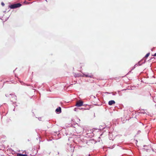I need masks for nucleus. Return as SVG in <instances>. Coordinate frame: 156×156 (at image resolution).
<instances>
[{"label":"nucleus","instance_id":"1","mask_svg":"<svg viewBox=\"0 0 156 156\" xmlns=\"http://www.w3.org/2000/svg\"><path fill=\"white\" fill-rule=\"evenodd\" d=\"M21 6V4L20 3H16L11 5L9 6L11 9H14L20 7Z\"/></svg>","mask_w":156,"mask_h":156},{"label":"nucleus","instance_id":"2","mask_svg":"<svg viewBox=\"0 0 156 156\" xmlns=\"http://www.w3.org/2000/svg\"><path fill=\"white\" fill-rule=\"evenodd\" d=\"M83 101H78L76 102V105L77 107H80L83 105Z\"/></svg>","mask_w":156,"mask_h":156},{"label":"nucleus","instance_id":"3","mask_svg":"<svg viewBox=\"0 0 156 156\" xmlns=\"http://www.w3.org/2000/svg\"><path fill=\"white\" fill-rule=\"evenodd\" d=\"M84 75L87 77L92 78L93 77V75L91 73L87 74H84Z\"/></svg>","mask_w":156,"mask_h":156},{"label":"nucleus","instance_id":"4","mask_svg":"<svg viewBox=\"0 0 156 156\" xmlns=\"http://www.w3.org/2000/svg\"><path fill=\"white\" fill-rule=\"evenodd\" d=\"M57 112H59V113L61 112V108L60 107H59L58 108H57L55 110Z\"/></svg>","mask_w":156,"mask_h":156},{"label":"nucleus","instance_id":"5","mask_svg":"<svg viewBox=\"0 0 156 156\" xmlns=\"http://www.w3.org/2000/svg\"><path fill=\"white\" fill-rule=\"evenodd\" d=\"M115 103V101L113 100L110 101L108 102V104L110 105H112L113 104Z\"/></svg>","mask_w":156,"mask_h":156},{"label":"nucleus","instance_id":"6","mask_svg":"<svg viewBox=\"0 0 156 156\" xmlns=\"http://www.w3.org/2000/svg\"><path fill=\"white\" fill-rule=\"evenodd\" d=\"M150 54L149 53H147L145 56V58L148 57L149 56V55Z\"/></svg>","mask_w":156,"mask_h":156},{"label":"nucleus","instance_id":"7","mask_svg":"<svg viewBox=\"0 0 156 156\" xmlns=\"http://www.w3.org/2000/svg\"><path fill=\"white\" fill-rule=\"evenodd\" d=\"M23 154L18 153L17 154V156H22Z\"/></svg>","mask_w":156,"mask_h":156},{"label":"nucleus","instance_id":"8","mask_svg":"<svg viewBox=\"0 0 156 156\" xmlns=\"http://www.w3.org/2000/svg\"><path fill=\"white\" fill-rule=\"evenodd\" d=\"M84 66V65L83 64V63H80V67L81 68L82 66Z\"/></svg>","mask_w":156,"mask_h":156},{"label":"nucleus","instance_id":"9","mask_svg":"<svg viewBox=\"0 0 156 156\" xmlns=\"http://www.w3.org/2000/svg\"><path fill=\"white\" fill-rule=\"evenodd\" d=\"M1 4L2 5V6H4V5H5V4H4V3L3 2H2V3H1Z\"/></svg>","mask_w":156,"mask_h":156},{"label":"nucleus","instance_id":"10","mask_svg":"<svg viewBox=\"0 0 156 156\" xmlns=\"http://www.w3.org/2000/svg\"><path fill=\"white\" fill-rule=\"evenodd\" d=\"M24 3H25L26 4H29L28 3H27V2L26 1H25L24 2Z\"/></svg>","mask_w":156,"mask_h":156},{"label":"nucleus","instance_id":"11","mask_svg":"<svg viewBox=\"0 0 156 156\" xmlns=\"http://www.w3.org/2000/svg\"><path fill=\"white\" fill-rule=\"evenodd\" d=\"M22 156H28L27 154H23Z\"/></svg>","mask_w":156,"mask_h":156},{"label":"nucleus","instance_id":"12","mask_svg":"<svg viewBox=\"0 0 156 156\" xmlns=\"http://www.w3.org/2000/svg\"><path fill=\"white\" fill-rule=\"evenodd\" d=\"M153 56H156V53H155L153 55Z\"/></svg>","mask_w":156,"mask_h":156},{"label":"nucleus","instance_id":"13","mask_svg":"<svg viewBox=\"0 0 156 156\" xmlns=\"http://www.w3.org/2000/svg\"><path fill=\"white\" fill-rule=\"evenodd\" d=\"M129 86H128V87H127V89H129V88H129Z\"/></svg>","mask_w":156,"mask_h":156},{"label":"nucleus","instance_id":"14","mask_svg":"<svg viewBox=\"0 0 156 156\" xmlns=\"http://www.w3.org/2000/svg\"><path fill=\"white\" fill-rule=\"evenodd\" d=\"M88 156H90V154H89V155H88Z\"/></svg>","mask_w":156,"mask_h":156},{"label":"nucleus","instance_id":"15","mask_svg":"<svg viewBox=\"0 0 156 156\" xmlns=\"http://www.w3.org/2000/svg\"><path fill=\"white\" fill-rule=\"evenodd\" d=\"M130 153H131V152L130 151H129Z\"/></svg>","mask_w":156,"mask_h":156}]
</instances>
